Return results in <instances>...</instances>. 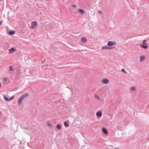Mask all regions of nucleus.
Returning <instances> with one entry per match:
<instances>
[{"mask_svg":"<svg viewBox=\"0 0 149 149\" xmlns=\"http://www.w3.org/2000/svg\"><path fill=\"white\" fill-rule=\"evenodd\" d=\"M29 95V94H25L21 96L17 101V103L19 107L21 106L22 100Z\"/></svg>","mask_w":149,"mask_h":149,"instance_id":"obj_1","label":"nucleus"},{"mask_svg":"<svg viewBox=\"0 0 149 149\" xmlns=\"http://www.w3.org/2000/svg\"><path fill=\"white\" fill-rule=\"evenodd\" d=\"M146 40H144L143 42V45L141 44L140 45L141 47L145 49H147L148 47L147 45V44L146 43Z\"/></svg>","mask_w":149,"mask_h":149,"instance_id":"obj_2","label":"nucleus"},{"mask_svg":"<svg viewBox=\"0 0 149 149\" xmlns=\"http://www.w3.org/2000/svg\"><path fill=\"white\" fill-rule=\"evenodd\" d=\"M116 44V42H112L111 41H109L108 42L107 45L108 46H111L115 45Z\"/></svg>","mask_w":149,"mask_h":149,"instance_id":"obj_3","label":"nucleus"},{"mask_svg":"<svg viewBox=\"0 0 149 149\" xmlns=\"http://www.w3.org/2000/svg\"><path fill=\"white\" fill-rule=\"evenodd\" d=\"M14 97V96H13L12 97H10V98H8V97H6V96L5 95H3V98L6 101H10V100H12Z\"/></svg>","mask_w":149,"mask_h":149,"instance_id":"obj_4","label":"nucleus"},{"mask_svg":"<svg viewBox=\"0 0 149 149\" xmlns=\"http://www.w3.org/2000/svg\"><path fill=\"white\" fill-rule=\"evenodd\" d=\"M102 82L104 84H107L109 83V80L107 79L104 78L102 80Z\"/></svg>","mask_w":149,"mask_h":149,"instance_id":"obj_5","label":"nucleus"},{"mask_svg":"<svg viewBox=\"0 0 149 149\" xmlns=\"http://www.w3.org/2000/svg\"><path fill=\"white\" fill-rule=\"evenodd\" d=\"M37 26V22L36 21H34L32 24V28H35V27Z\"/></svg>","mask_w":149,"mask_h":149,"instance_id":"obj_6","label":"nucleus"},{"mask_svg":"<svg viewBox=\"0 0 149 149\" xmlns=\"http://www.w3.org/2000/svg\"><path fill=\"white\" fill-rule=\"evenodd\" d=\"M102 114L100 111H99L96 113V116L98 117H101L102 116Z\"/></svg>","mask_w":149,"mask_h":149,"instance_id":"obj_7","label":"nucleus"},{"mask_svg":"<svg viewBox=\"0 0 149 149\" xmlns=\"http://www.w3.org/2000/svg\"><path fill=\"white\" fill-rule=\"evenodd\" d=\"M77 10L79 13L82 15L84 14L85 13L84 11L81 9L79 8L77 9Z\"/></svg>","mask_w":149,"mask_h":149,"instance_id":"obj_8","label":"nucleus"},{"mask_svg":"<svg viewBox=\"0 0 149 149\" xmlns=\"http://www.w3.org/2000/svg\"><path fill=\"white\" fill-rule=\"evenodd\" d=\"M16 49L14 47H12L9 50V53H12L15 52Z\"/></svg>","mask_w":149,"mask_h":149,"instance_id":"obj_9","label":"nucleus"},{"mask_svg":"<svg viewBox=\"0 0 149 149\" xmlns=\"http://www.w3.org/2000/svg\"><path fill=\"white\" fill-rule=\"evenodd\" d=\"M102 130L103 133L105 134H108V132L107 130L104 128H102Z\"/></svg>","mask_w":149,"mask_h":149,"instance_id":"obj_10","label":"nucleus"},{"mask_svg":"<svg viewBox=\"0 0 149 149\" xmlns=\"http://www.w3.org/2000/svg\"><path fill=\"white\" fill-rule=\"evenodd\" d=\"M145 56H141L140 57V61L141 62H142L145 59Z\"/></svg>","mask_w":149,"mask_h":149,"instance_id":"obj_11","label":"nucleus"},{"mask_svg":"<svg viewBox=\"0 0 149 149\" xmlns=\"http://www.w3.org/2000/svg\"><path fill=\"white\" fill-rule=\"evenodd\" d=\"M15 33V31L14 30H11L9 33L8 34L10 35H14Z\"/></svg>","mask_w":149,"mask_h":149,"instance_id":"obj_12","label":"nucleus"},{"mask_svg":"<svg viewBox=\"0 0 149 149\" xmlns=\"http://www.w3.org/2000/svg\"><path fill=\"white\" fill-rule=\"evenodd\" d=\"M81 41L84 42L85 43L87 41V39L85 37H82L81 39Z\"/></svg>","mask_w":149,"mask_h":149,"instance_id":"obj_13","label":"nucleus"},{"mask_svg":"<svg viewBox=\"0 0 149 149\" xmlns=\"http://www.w3.org/2000/svg\"><path fill=\"white\" fill-rule=\"evenodd\" d=\"M108 47L109 46L107 45H105V46H103L102 47V49H108Z\"/></svg>","mask_w":149,"mask_h":149,"instance_id":"obj_14","label":"nucleus"},{"mask_svg":"<svg viewBox=\"0 0 149 149\" xmlns=\"http://www.w3.org/2000/svg\"><path fill=\"white\" fill-rule=\"evenodd\" d=\"M64 124L65 126V127H68L69 126V125H68V123L66 121H65L64 122Z\"/></svg>","mask_w":149,"mask_h":149,"instance_id":"obj_15","label":"nucleus"},{"mask_svg":"<svg viewBox=\"0 0 149 149\" xmlns=\"http://www.w3.org/2000/svg\"><path fill=\"white\" fill-rule=\"evenodd\" d=\"M56 128L58 130H60L61 129V126L60 125L58 124L57 125Z\"/></svg>","mask_w":149,"mask_h":149,"instance_id":"obj_16","label":"nucleus"},{"mask_svg":"<svg viewBox=\"0 0 149 149\" xmlns=\"http://www.w3.org/2000/svg\"><path fill=\"white\" fill-rule=\"evenodd\" d=\"M136 89V88L135 87H131L130 88V90L132 91H135Z\"/></svg>","mask_w":149,"mask_h":149,"instance_id":"obj_17","label":"nucleus"},{"mask_svg":"<svg viewBox=\"0 0 149 149\" xmlns=\"http://www.w3.org/2000/svg\"><path fill=\"white\" fill-rule=\"evenodd\" d=\"M94 96L97 99H100V97H99L96 94H95Z\"/></svg>","mask_w":149,"mask_h":149,"instance_id":"obj_18","label":"nucleus"},{"mask_svg":"<svg viewBox=\"0 0 149 149\" xmlns=\"http://www.w3.org/2000/svg\"><path fill=\"white\" fill-rule=\"evenodd\" d=\"M47 126L49 127H51L52 126L53 127V125L52 124H51L50 123H49V122H48L47 123Z\"/></svg>","mask_w":149,"mask_h":149,"instance_id":"obj_19","label":"nucleus"},{"mask_svg":"<svg viewBox=\"0 0 149 149\" xmlns=\"http://www.w3.org/2000/svg\"><path fill=\"white\" fill-rule=\"evenodd\" d=\"M3 80L5 82H7L8 81V79L6 78H3Z\"/></svg>","mask_w":149,"mask_h":149,"instance_id":"obj_20","label":"nucleus"},{"mask_svg":"<svg viewBox=\"0 0 149 149\" xmlns=\"http://www.w3.org/2000/svg\"><path fill=\"white\" fill-rule=\"evenodd\" d=\"M9 70L10 71H12L13 70L12 67L11 66H9Z\"/></svg>","mask_w":149,"mask_h":149,"instance_id":"obj_21","label":"nucleus"},{"mask_svg":"<svg viewBox=\"0 0 149 149\" xmlns=\"http://www.w3.org/2000/svg\"><path fill=\"white\" fill-rule=\"evenodd\" d=\"M121 71H122V72H125V73H126V72H125V70L124 69H123V68L121 70Z\"/></svg>","mask_w":149,"mask_h":149,"instance_id":"obj_22","label":"nucleus"},{"mask_svg":"<svg viewBox=\"0 0 149 149\" xmlns=\"http://www.w3.org/2000/svg\"><path fill=\"white\" fill-rule=\"evenodd\" d=\"M113 48V47H108V49H112Z\"/></svg>","mask_w":149,"mask_h":149,"instance_id":"obj_23","label":"nucleus"},{"mask_svg":"<svg viewBox=\"0 0 149 149\" xmlns=\"http://www.w3.org/2000/svg\"><path fill=\"white\" fill-rule=\"evenodd\" d=\"M71 6L73 7V8H75V5H72Z\"/></svg>","mask_w":149,"mask_h":149,"instance_id":"obj_24","label":"nucleus"},{"mask_svg":"<svg viewBox=\"0 0 149 149\" xmlns=\"http://www.w3.org/2000/svg\"><path fill=\"white\" fill-rule=\"evenodd\" d=\"M99 13H100V14H102V12L101 11H99Z\"/></svg>","mask_w":149,"mask_h":149,"instance_id":"obj_25","label":"nucleus"},{"mask_svg":"<svg viewBox=\"0 0 149 149\" xmlns=\"http://www.w3.org/2000/svg\"><path fill=\"white\" fill-rule=\"evenodd\" d=\"M2 21H1L0 22V25H1L2 24Z\"/></svg>","mask_w":149,"mask_h":149,"instance_id":"obj_26","label":"nucleus"},{"mask_svg":"<svg viewBox=\"0 0 149 149\" xmlns=\"http://www.w3.org/2000/svg\"><path fill=\"white\" fill-rule=\"evenodd\" d=\"M1 83L0 82V88H1Z\"/></svg>","mask_w":149,"mask_h":149,"instance_id":"obj_27","label":"nucleus"},{"mask_svg":"<svg viewBox=\"0 0 149 149\" xmlns=\"http://www.w3.org/2000/svg\"><path fill=\"white\" fill-rule=\"evenodd\" d=\"M6 29H7V30H8V28H6Z\"/></svg>","mask_w":149,"mask_h":149,"instance_id":"obj_28","label":"nucleus"},{"mask_svg":"<svg viewBox=\"0 0 149 149\" xmlns=\"http://www.w3.org/2000/svg\"><path fill=\"white\" fill-rule=\"evenodd\" d=\"M2 1V0H0V1Z\"/></svg>","mask_w":149,"mask_h":149,"instance_id":"obj_29","label":"nucleus"},{"mask_svg":"<svg viewBox=\"0 0 149 149\" xmlns=\"http://www.w3.org/2000/svg\"><path fill=\"white\" fill-rule=\"evenodd\" d=\"M115 149H117V148H116Z\"/></svg>","mask_w":149,"mask_h":149,"instance_id":"obj_30","label":"nucleus"}]
</instances>
